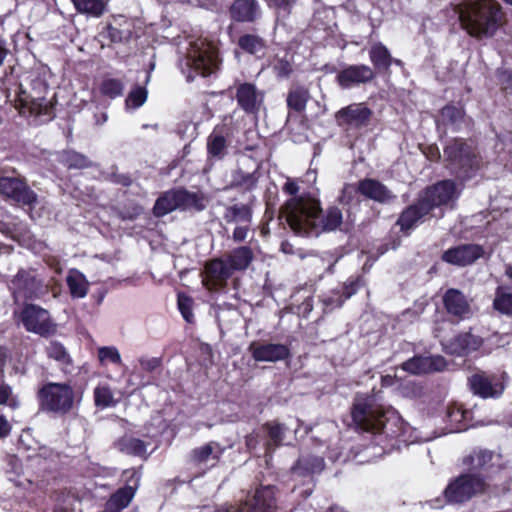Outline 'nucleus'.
<instances>
[{
	"label": "nucleus",
	"mask_w": 512,
	"mask_h": 512,
	"mask_svg": "<svg viewBox=\"0 0 512 512\" xmlns=\"http://www.w3.org/2000/svg\"><path fill=\"white\" fill-rule=\"evenodd\" d=\"M284 216L291 230L302 236H318L322 232L333 231L343 220L342 212L337 207H330L323 214L319 200L304 196H294L288 200Z\"/></svg>",
	"instance_id": "f257e3e1"
},
{
	"label": "nucleus",
	"mask_w": 512,
	"mask_h": 512,
	"mask_svg": "<svg viewBox=\"0 0 512 512\" xmlns=\"http://www.w3.org/2000/svg\"><path fill=\"white\" fill-rule=\"evenodd\" d=\"M461 27L472 37H492L503 20L500 4L495 0H465L455 7Z\"/></svg>",
	"instance_id": "f03ea898"
},
{
	"label": "nucleus",
	"mask_w": 512,
	"mask_h": 512,
	"mask_svg": "<svg viewBox=\"0 0 512 512\" xmlns=\"http://www.w3.org/2000/svg\"><path fill=\"white\" fill-rule=\"evenodd\" d=\"M357 427L365 431L383 432L389 437L399 438L406 425L393 409L385 410L372 397H358L352 411Z\"/></svg>",
	"instance_id": "7ed1b4c3"
},
{
	"label": "nucleus",
	"mask_w": 512,
	"mask_h": 512,
	"mask_svg": "<svg viewBox=\"0 0 512 512\" xmlns=\"http://www.w3.org/2000/svg\"><path fill=\"white\" fill-rule=\"evenodd\" d=\"M40 409L47 413L65 415L80 402L78 394L68 382H47L39 388Z\"/></svg>",
	"instance_id": "20e7f679"
},
{
	"label": "nucleus",
	"mask_w": 512,
	"mask_h": 512,
	"mask_svg": "<svg viewBox=\"0 0 512 512\" xmlns=\"http://www.w3.org/2000/svg\"><path fill=\"white\" fill-rule=\"evenodd\" d=\"M47 93V85L41 80H36L33 82L31 91L20 88L15 100V107L24 116H44V121H48L53 117V107L51 101L46 97Z\"/></svg>",
	"instance_id": "39448f33"
},
{
	"label": "nucleus",
	"mask_w": 512,
	"mask_h": 512,
	"mask_svg": "<svg viewBox=\"0 0 512 512\" xmlns=\"http://www.w3.org/2000/svg\"><path fill=\"white\" fill-rule=\"evenodd\" d=\"M220 60L215 45L206 39H197L190 44L186 66L206 77L219 69Z\"/></svg>",
	"instance_id": "423d86ee"
},
{
	"label": "nucleus",
	"mask_w": 512,
	"mask_h": 512,
	"mask_svg": "<svg viewBox=\"0 0 512 512\" xmlns=\"http://www.w3.org/2000/svg\"><path fill=\"white\" fill-rule=\"evenodd\" d=\"M444 155L451 169L462 178H470L480 167L474 147L461 140H454L445 149Z\"/></svg>",
	"instance_id": "0eeeda50"
},
{
	"label": "nucleus",
	"mask_w": 512,
	"mask_h": 512,
	"mask_svg": "<svg viewBox=\"0 0 512 512\" xmlns=\"http://www.w3.org/2000/svg\"><path fill=\"white\" fill-rule=\"evenodd\" d=\"M205 208V199L201 193H190L186 190H171L158 198L154 205V214L164 216L176 209L197 210Z\"/></svg>",
	"instance_id": "6e6552de"
},
{
	"label": "nucleus",
	"mask_w": 512,
	"mask_h": 512,
	"mask_svg": "<svg viewBox=\"0 0 512 512\" xmlns=\"http://www.w3.org/2000/svg\"><path fill=\"white\" fill-rule=\"evenodd\" d=\"M15 298L37 299L48 293V284L35 269H20L11 282Z\"/></svg>",
	"instance_id": "1a4fd4ad"
},
{
	"label": "nucleus",
	"mask_w": 512,
	"mask_h": 512,
	"mask_svg": "<svg viewBox=\"0 0 512 512\" xmlns=\"http://www.w3.org/2000/svg\"><path fill=\"white\" fill-rule=\"evenodd\" d=\"M275 508L274 488L266 486L255 492L251 503L245 502L222 508L205 506L200 512H274Z\"/></svg>",
	"instance_id": "9d476101"
},
{
	"label": "nucleus",
	"mask_w": 512,
	"mask_h": 512,
	"mask_svg": "<svg viewBox=\"0 0 512 512\" xmlns=\"http://www.w3.org/2000/svg\"><path fill=\"white\" fill-rule=\"evenodd\" d=\"M481 478L472 474L461 475L452 481L445 489V497L449 502L462 503L471 499L484 490Z\"/></svg>",
	"instance_id": "9b49d317"
},
{
	"label": "nucleus",
	"mask_w": 512,
	"mask_h": 512,
	"mask_svg": "<svg viewBox=\"0 0 512 512\" xmlns=\"http://www.w3.org/2000/svg\"><path fill=\"white\" fill-rule=\"evenodd\" d=\"M21 322L27 331L46 336L55 332L49 312L34 304L26 305L20 314Z\"/></svg>",
	"instance_id": "f8f14e48"
},
{
	"label": "nucleus",
	"mask_w": 512,
	"mask_h": 512,
	"mask_svg": "<svg viewBox=\"0 0 512 512\" xmlns=\"http://www.w3.org/2000/svg\"><path fill=\"white\" fill-rule=\"evenodd\" d=\"M126 485L114 493L107 502V508L112 512H118L126 508L134 497L139 486L140 473L135 469L124 472Z\"/></svg>",
	"instance_id": "ddd939ff"
},
{
	"label": "nucleus",
	"mask_w": 512,
	"mask_h": 512,
	"mask_svg": "<svg viewBox=\"0 0 512 512\" xmlns=\"http://www.w3.org/2000/svg\"><path fill=\"white\" fill-rule=\"evenodd\" d=\"M458 195L459 192L455 183L445 180L427 188L420 199L431 210L434 207L454 201Z\"/></svg>",
	"instance_id": "4468645a"
},
{
	"label": "nucleus",
	"mask_w": 512,
	"mask_h": 512,
	"mask_svg": "<svg viewBox=\"0 0 512 512\" xmlns=\"http://www.w3.org/2000/svg\"><path fill=\"white\" fill-rule=\"evenodd\" d=\"M469 384L474 394L482 398H495L502 395L504 384L496 376L484 372L475 373L469 378Z\"/></svg>",
	"instance_id": "2eb2a0df"
},
{
	"label": "nucleus",
	"mask_w": 512,
	"mask_h": 512,
	"mask_svg": "<svg viewBox=\"0 0 512 512\" xmlns=\"http://www.w3.org/2000/svg\"><path fill=\"white\" fill-rule=\"evenodd\" d=\"M484 256V249L477 244H463L448 249L442 259L452 265L467 266Z\"/></svg>",
	"instance_id": "dca6fc26"
},
{
	"label": "nucleus",
	"mask_w": 512,
	"mask_h": 512,
	"mask_svg": "<svg viewBox=\"0 0 512 512\" xmlns=\"http://www.w3.org/2000/svg\"><path fill=\"white\" fill-rule=\"evenodd\" d=\"M371 115L372 111L364 103H354L340 109L336 120L339 125L359 128L368 125Z\"/></svg>",
	"instance_id": "f3484780"
},
{
	"label": "nucleus",
	"mask_w": 512,
	"mask_h": 512,
	"mask_svg": "<svg viewBox=\"0 0 512 512\" xmlns=\"http://www.w3.org/2000/svg\"><path fill=\"white\" fill-rule=\"evenodd\" d=\"M0 193L24 205L36 202V195L27 188L26 184L16 178H0Z\"/></svg>",
	"instance_id": "a211bd4d"
},
{
	"label": "nucleus",
	"mask_w": 512,
	"mask_h": 512,
	"mask_svg": "<svg viewBox=\"0 0 512 512\" xmlns=\"http://www.w3.org/2000/svg\"><path fill=\"white\" fill-rule=\"evenodd\" d=\"M373 70L367 65H350L337 75L338 84L344 88L366 83L374 78Z\"/></svg>",
	"instance_id": "6ab92c4d"
},
{
	"label": "nucleus",
	"mask_w": 512,
	"mask_h": 512,
	"mask_svg": "<svg viewBox=\"0 0 512 512\" xmlns=\"http://www.w3.org/2000/svg\"><path fill=\"white\" fill-rule=\"evenodd\" d=\"M230 265H227L221 259H215L206 264L203 284L208 290H215L218 286H223L232 275Z\"/></svg>",
	"instance_id": "aec40b11"
},
{
	"label": "nucleus",
	"mask_w": 512,
	"mask_h": 512,
	"mask_svg": "<svg viewBox=\"0 0 512 512\" xmlns=\"http://www.w3.org/2000/svg\"><path fill=\"white\" fill-rule=\"evenodd\" d=\"M236 99L246 113H257L263 103L264 95L255 85L242 83L237 87Z\"/></svg>",
	"instance_id": "412c9836"
},
{
	"label": "nucleus",
	"mask_w": 512,
	"mask_h": 512,
	"mask_svg": "<svg viewBox=\"0 0 512 512\" xmlns=\"http://www.w3.org/2000/svg\"><path fill=\"white\" fill-rule=\"evenodd\" d=\"M443 303L447 312L452 316L465 319L472 315L469 301L457 289H448L443 296Z\"/></svg>",
	"instance_id": "4be33fe9"
},
{
	"label": "nucleus",
	"mask_w": 512,
	"mask_h": 512,
	"mask_svg": "<svg viewBox=\"0 0 512 512\" xmlns=\"http://www.w3.org/2000/svg\"><path fill=\"white\" fill-rule=\"evenodd\" d=\"M250 350L253 358L259 362H277L288 358L290 355L288 347L278 343L251 345Z\"/></svg>",
	"instance_id": "5701e85b"
},
{
	"label": "nucleus",
	"mask_w": 512,
	"mask_h": 512,
	"mask_svg": "<svg viewBox=\"0 0 512 512\" xmlns=\"http://www.w3.org/2000/svg\"><path fill=\"white\" fill-rule=\"evenodd\" d=\"M445 364V360L441 356H418L404 362L402 368L411 374H423L441 371Z\"/></svg>",
	"instance_id": "b1692460"
},
{
	"label": "nucleus",
	"mask_w": 512,
	"mask_h": 512,
	"mask_svg": "<svg viewBox=\"0 0 512 512\" xmlns=\"http://www.w3.org/2000/svg\"><path fill=\"white\" fill-rule=\"evenodd\" d=\"M482 341L471 333H462L442 342L444 349L454 355H464L477 350Z\"/></svg>",
	"instance_id": "393cba45"
},
{
	"label": "nucleus",
	"mask_w": 512,
	"mask_h": 512,
	"mask_svg": "<svg viewBox=\"0 0 512 512\" xmlns=\"http://www.w3.org/2000/svg\"><path fill=\"white\" fill-rule=\"evenodd\" d=\"M230 15L238 22H253L260 15L259 6L255 0H234Z\"/></svg>",
	"instance_id": "a878e982"
},
{
	"label": "nucleus",
	"mask_w": 512,
	"mask_h": 512,
	"mask_svg": "<svg viewBox=\"0 0 512 512\" xmlns=\"http://www.w3.org/2000/svg\"><path fill=\"white\" fill-rule=\"evenodd\" d=\"M429 206H426L421 199L418 203L408 207L400 216L398 224L401 230H409L413 228L417 222L429 213Z\"/></svg>",
	"instance_id": "bb28decb"
},
{
	"label": "nucleus",
	"mask_w": 512,
	"mask_h": 512,
	"mask_svg": "<svg viewBox=\"0 0 512 512\" xmlns=\"http://www.w3.org/2000/svg\"><path fill=\"white\" fill-rule=\"evenodd\" d=\"M69 292L73 298L82 299L89 291V282L85 275L77 269H70L66 278Z\"/></svg>",
	"instance_id": "cd10ccee"
},
{
	"label": "nucleus",
	"mask_w": 512,
	"mask_h": 512,
	"mask_svg": "<svg viewBox=\"0 0 512 512\" xmlns=\"http://www.w3.org/2000/svg\"><path fill=\"white\" fill-rule=\"evenodd\" d=\"M359 190L366 197L379 202H386L393 197L391 192L383 184L373 179L361 181Z\"/></svg>",
	"instance_id": "c85d7f7f"
},
{
	"label": "nucleus",
	"mask_w": 512,
	"mask_h": 512,
	"mask_svg": "<svg viewBox=\"0 0 512 512\" xmlns=\"http://www.w3.org/2000/svg\"><path fill=\"white\" fill-rule=\"evenodd\" d=\"M223 449L218 443L211 442L193 452L194 460L198 463L214 465L222 455Z\"/></svg>",
	"instance_id": "c756f323"
},
{
	"label": "nucleus",
	"mask_w": 512,
	"mask_h": 512,
	"mask_svg": "<svg viewBox=\"0 0 512 512\" xmlns=\"http://www.w3.org/2000/svg\"><path fill=\"white\" fill-rule=\"evenodd\" d=\"M253 257L250 247L241 246L230 252L228 262L232 270H245L252 262Z\"/></svg>",
	"instance_id": "7c9ffc66"
},
{
	"label": "nucleus",
	"mask_w": 512,
	"mask_h": 512,
	"mask_svg": "<svg viewBox=\"0 0 512 512\" xmlns=\"http://www.w3.org/2000/svg\"><path fill=\"white\" fill-rule=\"evenodd\" d=\"M227 150V139L221 129L216 127L207 139V151L209 155L223 158Z\"/></svg>",
	"instance_id": "2f4dec72"
},
{
	"label": "nucleus",
	"mask_w": 512,
	"mask_h": 512,
	"mask_svg": "<svg viewBox=\"0 0 512 512\" xmlns=\"http://www.w3.org/2000/svg\"><path fill=\"white\" fill-rule=\"evenodd\" d=\"M46 353L49 358L58 362L65 373L71 371L72 359L62 344L50 342L46 347Z\"/></svg>",
	"instance_id": "473e14b6"
},
{
	"label": "nucleus",
	"mask_w": 512,
	"mask_h": 512,
	"mask_svg": "<svg viewBox=\"0 0 512 512\" xmlns=\"http://www.w3.org/2000/svg\"><path fill=\"white\" fill-rule=\"evenodd\" d=\"M75 9L92 17H100L106 7L104 0H71Z\"/></svg>",
	"instance_id": "72a5a7b5"
},
{
	"label": "nucleus",
	"mask_w": 512,
	"mask_h": 512,
	"mask_svg": "<svg viewBox=\"0 0 512 512\" xmlns=\"http://www.w3.org/2000/svg\"><path fill=\"white\" fill-rule=\"evenodd\" d=\"M370 60L377 69H388L392 58L388 49L381 43H376L371 47Z\"/></svg>",
	"instance_id": "f704fd0d"
},
{
	"label": "nucleus",
	"mask_w": 512,
	"mask_h": 512,
	"mask_svg": "<svg viewBox=\"0 0 512 512\" xmlns=\"http://www.w3.org/2000/svg\"><path fill=\"white\" fill-rule=\"evenodd\" d=\"M94 402L97 407L108 408L117 404L111 387L107 384H99L94 389Z\"/></svg>",
	"instance_id": "c9c22d12"
},
{
	"label": "nucleus",
	"mask_w": 512,
	"mask_h": 512,
	"mask_svg": "<svg viewBox=\"0 0 512 512\" xmlns=\"http://www.w3.org/2000/svg\"><path fill=\"white\" fill-rule=\"evenodd\" d=\"M117 447L120 451L136 456H144L146 454V445L140 439L125 436L121 438Z\"/></svg>",
	"instance_id": "e433bc0d"
},
{
	"label": "nucleus",
	"mask_w": 512,
	"mask_h": 512,
	"mask_svg": "<svg viewBox=\"0 0 512 512\" xmlns=\"http://www.w3.org/2000/svg\"><path fill=\"white\" fill-rule=\"evenodd\" d=\"M264 427L269 437V441L266 444L267 449H270L272 446H278L284 441L287 430L285 425L272 421L266 423Z\"/></svg>",
	"instance_id": "4c0bfd02"
},
{
	"label": "nucleus",
	"mask_w": 512,
	"mask_h": 512,
	"mask_svg": "<svg viewBox=\"0 0 512 512\" xmlns=\"http://www.w3.org/2000/svg\"><path fill=\"white\" fill-rule=\"evenodd\" d=\"M251 210L245 205H234L227 210L225 219L230 223H246L249 224L251 221Z\"/></svg>",
	"instance_id": "58836bf2"
},
{
	"label": "nucleus",
	"mask_w": 512,
	"mask_h": 512,
	"mask_svg": "<svg viewBox=\"0 0 512 512\" xmlns=\"http://www.w3.org/2000/svg\"><path fill=\"white\" fill-rule=\"evenodd\" d=\"M123 90L124 85L122 81L115 78H104L99 85L100 93L110 99L121 96Z\"/></svg>",
	"instance_id": "ea45409f"
},
{
	"label": "nucleus",
	"mask_w": 512,
	"mask_h": 512,
	"mask_svg": "<svg viewBox=\"0 0 512 512\" xmlns=\"http://www.w3.org/2000/svg\"><path fill=\"white\" fill-rule=\"evenodd\" d=\"M98 360L102 366L107 364L122 365V358L115 346H103L98 349Z\"/></svg>",
	"instance_id": "a19ab883"
},
{
	"label": "nucleus",
	"mask_w": 512,
	"mask_h": 512,
	"mask_svg": "<svg viewBox=\"0 0 512 512\" xmlns=\"http://www.w3.org/2000/svg\"><path fill=\"white\" fill-rule=\"evenodd\" d=\"M467 412L460 405H451L447 409V417L451 424L450 432H458L463 428L461 423L466 419Z\"/></svg>",
	"instance_id": "79ce46f5"
},
{
	"label": "nucleus",
	"mask_w": 512,
	"mask_h": 512,
	"mask_svg": "<svg viewBox=\"0 0 512 512\" xmlns=\"http://www.w3.org/2000/svg\"><path fill=\"white\" fill-rule=\"evenodd\" d=\"M494 308L502 314L512 315V293L499 288L493 302Z\"/></svg>",
	"instance_id": "37998d69"
},
{
	"label": "nucleus",
	"mask_w": 512,
	"mask_h": 512,
	"mask_svg": "<svg viewBox=\"0 0 512 512\" xmlns=\"http://www.w3.org/2000/svg\"><path fill=\"white\" fill-rule=\"evenodd\" d=\"M147 94V90L143 87L137 86L132 89L125 100L126 109L135 110L141 107L147 100Z\"/></svg>",
	"instance_id": "c03bdc74"
},
{
	"label": "nucleus",
	"mask_w": 512,
	"mask_h": 512,
	"mask_svg": "<svg viewBox=\"0 0 512 512\" xmlns=\"http://www.w3.org/2000/svg\"><path fill=\"white\" fill-rule=\"evenodd\" d=\"M239 46L250 54L261 53L264 49L263 41L255 35H244L238 41Z\"/></svg>",
	"instance_id": "a18cd8bd"
},
{
	"label": "nucleus",
	"mask_w": 512,
	"mask_h": 512,
	"mask_svg": "<svg viewBox=\"0 0 512 512\" xmlns=\"http://www.w3.org/2000/svg\"><path fill=\"white\" fill-rule=\"evenodd\" d=\"M308 99V92L304 89L291 91L287 98L288 106L296 111L304 110Z\"/></svg>",
	"instance_id": "49530a36"
},
{
	"label": "nucleus",
	"mask_w": 512,
	"mask_h": 512,
	"mask_svg": "<svg viewBox=\"0 0 512 512\" xmlns=\"http://www.w3.org/2000/svg\"><path fill=\"white\" fill-rule=\"evenodd\" d=\"M63 162L69 169H82L90 166V161L84 155L76 152H66L63 155Z\"/></svg>",
	"instance_id": "de8ad7c7"
},
{
	"label": "nucleus",
	"mask_w": 512,
	"mask_h": 512,
	"mask_svg": "<svg viewBox=\"0 0 512 512\" xmlns=\"http://www.w3.org/2000/svg\"><path fill=\"white\" fill-rule=\"evenodd\" d=\"M0 405H7L12 409H17L20 406L18 397L13 395L9 385L0 384Z\"/></svg>",
	"instance_id": "09e8293b"
},
{
	"label": "nucleus",
	"mask_w": 512,
	"mask_h": 512,
	"mask_svg": "<svg viewBox=\"0 0 512 512\" xmlns=\"http://www.w3.org/2000/svg\"><path fill=\"white\" fill-rule=\"evenodd\" d=\"M193 300L185 294H178V308L183 318L191 323L194 315L192 312Z\"/></svg>",
	"instance_id": "8fccbe9b"
},
{
	"label": "nucleus",
	"mask_w": 512,
	"mask_h": 512,
	"mask_svg": "<svg viewBox=\"0 0 512 512\" xmlns=\"http://www.w3.org/2000/svg\"><path fill=\"white\" fill-rule=\"evenodd\" d=\"M441 117L443 121L456 124L463 118V111L454 106H446L441 111Z\"/></svg>",
	"instance_id": "3c124183"
},
{
	"label": "nucleus",
	"mask_w": 512,
	"mask_h": 512,
	"mask_svg": "<svg viewBox=\"0 0 512 512\" xmlns=\"http://www.w3.org/2000/svg\"><path fill=\"white\" fill-rule=\"evenodd\" d=\"M345 299L339 292H333L332 295L323 298V305L326 310H333L334 308L341 307Z\"/></svg>",
	"instance_id": "603ef678"
},
{
	"label": "nucleus",
	"mask_w": 512,
	"mask_h": 512,
	"mask_svg": "<svg viewBox=\"0 0 512 512\" xmlns=\"http://www.w3.org/2000/svg\"><path fill=\"white\" fill-rule=\"evenodd\" d=\"M249 231V224L241 223L237 224L236 228L233 231L232 238L235 242H242L247 238Z\"/></svg>",
	"instance_id": "864d4df0"
},
{
	"label": "nucleus",
	"mask_w": 512,
	"mask_h": 512,
	"mask_svg": "<svg viewBox=\"0 0 512 512\" xmlns=\"http://www.w3.org/2000/svg\"><path fill=\"white\" fill-rule=\"evenodd\" d=\"M358 289V281L357 280H349L344 284L343 292L344 299L350 298L353 294L356 293Z\"/></svg>",
	"instance_id": "5fc2aeb1"
},
{
	"label": "nucleus",
	"mask_w": 512,
	"mask_h": 512,
	"mask_svg": "<svg viewBox=\"0 0 512 512\" xmlns=\"http://www.w3.org/2000/svg\"><path fill=\"white\" fill-rule=\"evenodd\" d=\"M11 424L6 417L0 415V438L7 437L11 432Z\"/></svg>",
	"instance_id": "6e6d98bb"
},
{
	"label": "nucleus",
	"mask_w": 512,
	"mask_h": 512,
	"mask_svg": "<svg viewBox=\"0 0 512 512\" xmlns=\"http://www.w3.org/2000/svg\"><path fill=\"white\" fill-rule=\"evenodd\" d=\"M140 364L143 367V369L152 371L159 366V360L156 358L140 359Z\"/></svg>",
	"instance_id": "4d7b16f0"
},
{
	"label": "nucleus",
	"mask_w": 512,
	"mask_h": 512,
	"mask_svg": "<svg viewBox=\"0 0 512 512\" xmlns=\"http://www.w3.org/2000/svg\"><path fill=\"white\" fill-rule=\"evenodd\" d=\"M283 190L290 195H296L299 191V187L294 180L288 179L283 187Z\"/></svg>",
	"instance_id": "13d9d810"
},
{
	"label": "nucleus",
	"mask_w": 512,
	"mask_h": 512,
	"mask_svg": "<svg viewBox=\"0 0 512 512\" xmlns=\"http://www.w3.org/2000/svg\"><path fill=\"white\" fill-rule=\"evenodd\" d=\"M275 69L281 76H287L291 72V66L288 62H280L278 65L275 66Z\"/></svg>",
	"instance_id": "bf43d9fd"
},
{
	"label": "nucleus",
	"mask_w": 512,
	"mask_h": 512,
	"mask_svg": "<svg viewBox=\"0 0 512 512\" xmlns=\"http://www.w3.org/2000/svg\"><path fill=\"white\" fill-rule=\"evenodd\" d=\"M8 55V49L6 48V41L0 39V66L4 63L5 58Z\"/></svg>",
	"instance_id": "052dcab7"
},
{
	"label": "nucleus",
	"mask_w": 512,
	"mask_h": 512,
	"mask_svg": "<svg viewBox=\"0 0 512 512\" xmlns=\"http://www.w3.org/2000/svg\"><path fill=\"white\" fill-rule=\"evenodd\" d=\"M257 444H258V440L255 435L251 434L246 437V446L249 449L255 448Z\"/></svg>",
	"instance_id": "680f3d73"
},
{
	"label": "nucleus",
	"mask_w": 512,
	"mask_h": 512,
	"mask_svg": "<svg viewBox=\"0 0 512 512\" xmlns=\"http://www.w3.org/2000/svg\"><path fill=\"white\" fill-rule=\"evenodd\" d=\"M324 462L322 458H316L313 466L310 468L311 472L321 471L323 469Z\"/></svg>",
	"instance_id": "e2e57ef3"
},
{
	"label": "nucleus",
	"mask_w": 512,
	"mask_h": 512,
	"mask_svg": "<svg viewBox=\"0 0 512 512\" xmlns=\"http://www.w3.org/2000/svg\"><path fill=\"white\" fill-rule=\"evenodd\" d=\"M281 251L285 254H292L294 253L293 251V246L288 243V242H282L281 244Z\"/></svg>",
	"instance_id": "0e129e2a"
},
{
	"label": "nucleus",
	"mask_w": 512,
	"mask_h": 512,
	"mask_svg": "<svg viewBox=\"0 0 512 512\" xmlns=\"http://www.w3.org/2000/svg\"><path fill=\"white\" fill-rule=\"evenodd\" d=\"M274 2L278 6H289L292 3V0H274Z\"/></svg>",
	"instance_id": "69168bd1"
},
{
	"label": "nucleus",
	"mask_w": 512,
	"mask_h": 512,
	"mask_svg": "<svg viewBox=\"0 0 512 512\" xmlns=\"http://www.w3.org/2000/svg\"><path fill=\"white\" fill-rule=\"evenodd\" d=\"M506 276L512 280V265H508L505 270Z\"/></svg>",
	"instance_id": "338daca9"
},
{
	"label": "nucleus",
	"mask_w": 512,
	"mask_h": 512,
	"mask_svg": "<svg viewBox=\"0 0 512 512\" xmlns=\"http://www.w3.org/2000/svg\"><path fill=\"white\" fill-rule=\"evenodd\" d=\"M107 119H108L107 114H106V113H103V114L101 115V118H100V119H97V120H96V122H97V124H103V123H105V122L107 121Z\"/></svg>",
	"instance_id": "774afa93"
}]
</instances>
